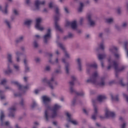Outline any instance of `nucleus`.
I'll list each match as a JSON object with an SVG mask.
<instances>
[{
    "mask_svg": "<svg viewBox=\"0 0 128 128\" xmlns=\"http://www.w3.org/2000/svg\"><path fill=\"white\" fill-rule=\"evenodd\" d=\"M42 100L43 104L46 108L44 112V116L46 120H48V119L50 118V112H52L51 118H56L58 116V110L62 108V106L60 104H56L52 108H50L48 106V102L51 100L50 98L48 96H42Z\"/></svg>",
    "mask_w": 128,
    "mask_h": 128,
    "instance_id": "obj_1",
    "label": "nucleus"
},
{
    "mask_svg": "<svg viewBox=\"0 0 128 128\" xmlns=\"http://www.w3.org/2000/svg\"><path fill=\"white\" fill-rule=\"evenodd\" d=\"M98 73L96 71L89 79L86 80V82H91L96 86H104V78H98Z\"/></svg>",
    "mask_w": 128,
    "mask_h": 128,
    "instance_id": "obj_2",
    "label": "nucleus"
},
{
    "mask_svg": "<svg viewBox=\"0 0 128 128\" xmlns=\"http://www.w3.org/2000/svg\"><path fill=\"white\" fill-rule=\"evenodd\" d=\"M108 70H110L112 68H114L116 72H123L126 70V66H122L120 68H118V63L112 60L111 58L108 60Z\"/></svg>",
    "mask_w": 128,
    "mask_h": 128,
    "instance_id": "obj_3",
    "label": "nucleus"
},
{
    "mask_svg": "<svg viewBox=\"0 0 128 128\" xmlns=\"http://www.w3.org/2000/svg\"><path fill=\"white\" fill-rule=\"evenodd\" d=\"M7 58L8 62L7 69L4 70L3 71V72L4 74H12V72H14V70H12L10 66V64H12V55L10 54H8Z\"/></svg>",
    "mask_w": 128,
    "mask_h": 128,
    "instance_id": "obj_4",
    "label": "nucleus"
},
{
    "mask_svg": "<svg viewBox=\"0 0 128 128\" xmlns=\"http://www.w3.org/2000/svg\"><path fill=\"white\" fill-rule=\"evenodd\" d=\"M42 82L46 84L47 86H48L51 90H54V87L52 86V82H54V76H52L50 80H48V78H44Z\"/></svg>",
    "mask_w": 128,
    "mask_h": 128,
    "instance_id": "obj_5",
    "label": "nucleus"
},
{
    "mask_svg": "<svg viewBox=\"0 0 128 128\" xmlns=\"http://www.w3.org/2000/svg\"><path fill=\"white\" fill-rule=\"evenodd\" d=\"M42 22V18H37L36 19V24L35 25L36 28V30H40L41 32H42V30H44V28L40 24V22Z\"/></svg>",
    "mask_w": 128,
    "mask_h": 128,
    "instance_id": "obj_6",
    "label": "nucleus"
},
{
    "mask_svg": "<svg viewBox=\"0 0 128 128\" xmlns=\"http://www.w3.org/2000/svg\"><path fill=\"white\" fill-rule=\"evenodd\" d=\"M66 114L68 118L67 122H70L71 124H74V126L78 124V122L72 118V115L70 114L68 112H66Z\"/></svg>",
    "mask_w": 128,
    "mask_h": 128,
    "instance_id": "obj_7",
    "label": "nucleus"
},
{
    "mask_svg": "<svg viewBox=\"0 0 128 128\" xmlns=\"http://www.w3.org/2000/svg\"><path fill=\"white\" fill-rule=\"evenodd\" d=\"M12 84H14L15 86H16L20 90H21V92H24V90H28V88H30L28 86H21L20 84L18 82V81H12Z\"/></svg>",
    "mask_w": 128,
    "mask_h": 128,
    "instance_id": "obj_8",
    "label": "nucleus"
},
{
    "mask_svg": "<svg viewBox=\"0 0 128 128\" xmlns=\"http://www.w3.org/2000/svg\"><path fill=\"white\" fill-rule=\"evenodd\" d=\"M65 26L67 28H68V26H71L72 30H76V28H78L76 20H74L71 22L70 21H66Z\"/></svg>",
    "mask_w": 128,
    "mask_h": 128,
    "instance_id": "obj_9",
    "label": "nucleus"
},
{
    "mask_svg": "<svg viewBox=\"0 0 128 128\" xmlns=\"http://www.w3.org/2000/svg\"><path fill=\"white\" fill-rule=\"evenodd\" d=\"M46 4V1L44 0H36L34 2L35 8H32V10H40V4Z\"/></svg>",
    "mask_w": 128,
    "mask_h": 128,
    "instance_id": "obj_10",
    "label": "nucleus"
},
{
    "mask_svg": "<svg viewBox=\"0 0 128 128\" xmlns=\"http://www.w3.org/2000/svg\"><path fill=\"white\" fill-rule=\"evenodd\" d=\"M57 44L58 46H59V48H60L62 50H64V54L66 58H70V54H68V52L66 50V48H64V46L62 44L58 42H57Z\"/></svg>",
    "mask_w": 128,
    "mask_h": 128,
    "instance_id": "obj_11",
    "label": "nucleus"
},
{
    "mask_svg": "<svg viewBox=\"0 0 128 128\" xmlns=\"http://www.w3.org/2000/svg\"><path fill=\"white\" fill-rule=\"evenodd\" d=\"M105 116L106 118H116V113L107 108L106 110Z\"/></svg>",
    "mask_w": 128,
    "mask_h": 128,
    "instance_id": "obj_12",
    "label": "nucleus"
},
{
    "mask_svg": "<svg viewBox=\"0 0 128 128\" xmlns=\"http://www.w3.org/2000/svg\"><path fill=\"white\" fill-rule=\"evenodd\" d=\"M50 32V29L48 28L47 30V33L44 36V42H48V40L52 38V33Z\"/></svg>",
    "mask_w": 128,
    "mask_h": 128,
    "instance_id": "obj_13",
    "label": "nucleus"
},
{
    "mask_svg": "<svg viewBox=\"0 0 128 128\" xmlns=\"http://www.w3.org/2000/svg\"><path fill=\"white\" fill-rule=\"evenodd\" d=\"M8 2H6L4 4V8H2V5H0V12H3L4 14H8Z\"/></svg>",
    "mask_w": 128,
    "mask_h": 128,
    "instance_id": "obj_14",
    "label": "nucleus"
},
{
    "mask_svg": "<svg viewBox=\"0 0 128 128\" xmlns=\"http://www.w3.org/2000/svg\"><path fill=\"white\" fill-rule=\"evenodd\" d=\"M92 102L94 106V114L92 115V118L94 120H96V116H98V108L94 106V102L92 101Z\"/></svg>",
    "mask_w": 128,
    "mask_h": 128,
    "instance_id": "obj_15",
    "label": "nucleus"
},
{
    "mask_svg": "<svg viewBox=\"0 0 128 128\" xmlns=\"http://www.w3.org/2000/svg\"><path fill=\"white\" fill-rule=\"evenodd\" d=\"M86 70L88 72H90V70L92 68H98V64H96V63H93L92 64L88 63L86 64Z\"/></svg>",
    "mask_w": 128,
    "mask_h": 128,
    "instance_id": "obj_16",
    "label": "nucleus"
},
{
    "mask_svg": "<svg viewBox=\"0 0 128 128\" xmlns=\"http://www.w3.org/2000/svg\"><path fill=\"white\" fill-rule=\"evenodd\" d=\"M87 19L88 20V22H89V24L91 26H94V24H96V22L92 20V15L91 14H88L87 16Z\"/></svg>",
    "mask_w": 128,
    "mask_h": 128,
    "instance_id": "obj_17",
    "label": "nucleus"
},
{
    "mask_svg": "<svg viewBox=\"0 0 128 128\" xmlns=\"http://www.w3.org/2000/svg\"><path fill=\"white\" fill-rule=\"evenodd\" d=\"M16 108L15 107H12L9 109V116H12V118H14V112H16Z\"/></svg>",
    "mask_w": 128,
    "mask_h": 128,
    "instance_id": "obj_18",
    "label": "nucleus"
},
{
    "mask_svg": "<svg viewBox=\"0 0 128 128\" xmlns=\"http://www.w3.org/2000/svg\"><path fill=\"white\" fill-rule=\"evenodd\" d=\"M118 50V48L116 46H111L109 49V52L110 54H114L116 52V50Z\"/></svg>",
    "mask_w": 128,
    "mask_h": 128,
    "instance_id": "obj_19",
    "label": "nucleus"
},
{
    "mask_svg": "<svg viewBox=\"0 0 128 128\" xmlns=\"http://www.w3.org/2000/svg\"><path fill=\"white\" fill-rule=\"evenodd\" d=\"M15 54L16 56V62H20V52L16 51L15 52Z\"/></svg>",
    "mask_w": 128,
    "mask_h": 128,
    "instance_id": "obj_20",
    "label": "nucleus"
},
{
    "mask_svg": "<svg viewBox=\"0 0 128 128\" xmlns=\"http://www.w3.org/2000/svg\"><path fill=\"white\" fill-rule=\"evenodd\" d=\"M55 12H56V16L54 17L55 20H60V13L58 12L59 10L58 7L55 8Z\"/></svg>",
    "mask_w": 128,
    "mask_h": 128,
    "instance_id": "obj_21",
    "label": "nucleus"
},
{
    "mask_svg": "<svg viewBox=\"0 0 128 128\" xmlns=\"http://www.w3.org/2000/svg\"><path fill=\"white\" fill-rule=\"evenodd\" d=\"M106 98V96L100 95L98 97V100L99 102H104Z\"/></svg>",
    "mask_w": 128,
    "mask_h": 128,
    "instance_id": "obj_22",
    "label": "nucleus"
},
{
    "mask_svg": "<svg viewBox=\"0 0 128 128\" xmlns=\"http://www.w3.org/2000/svg\"><path fill=\"white\" fill-rule=\"evenodd\" d=\"M78 64V70H82V59L78 58L76 60Z\"/></svg>",
    "mask_w": 128,
    "mask_h": 128,
    "instance_id": "obj_23",
    "label": "nucleus"
},
{
    "mask_svg": "<svg viewBox=\"0 0 128 128\" xmlns=\"http://www.w3.org/2000/svg\"><path fill=\"white\" fill-rule=\"evenodd\" d=\"M32 20H27L24 21V24L26 26H30L32 24Z\"/></svg>",
    "mask_w": 128,
    "mask_h": 128,
    "instance_id": "obj_24",
    "label": "nucleus"
},
{
    "mask_svg": "<svg viewBox=\"0 0 128 128\" xmlns=\"http://www.w3.org/2000/svg\"><path fill=\"white\" fill-rule=\"evenodd\" d=\"M24 40V36H21L16 38V42H22Z\"/></svg>",
    "mask_w": 128,
    "mask_h": 128,
    "instance_id": "obj_25",
    "label": "nucleus"
},
{
    "mask_svg": "<svg viewBox=\"0 0 128 128\" xmlns=\"http://www.w3.org/2000/svg\"><path fill=\"white\" fill-rule=\"evenodd\" d=\"M124 46L125 50L127 54V58H128V41H126L124 42Z\"/></svg>",
    "mask_w": 128,
    "mask_h": 128,
    "instance_id": "obj_26",
    "label": "nucleus"
},
{
    "mask_svg": "<svg viewBox=\"0 0 128 128\" xmlns=\"http://www.w3.org/2000/svg\"><path fill=\"white\" fill-rule=\"evenodd\" d=\"M4 23L6 24L7 26H8L9 28H12V24L8 20H4Z\"/></svg>",
    "mask_w": 128,
    "mask_h": 128,
    "instance_id": "obj_27",
    "label": "nucleus"
},
{
    "mask_svg": "<svg viewBox=\"0 0 128 128\" xmlns=\"http://www.w3.org/2000/svg\"><path fill=\"white\" fill-rule=\"evenodd\" d=\"M98 60H104V58H106V54H98Z\"/></svg>",
    "mask_w": 128,
    "mask_h": 128,
    "instance_id": "obj_28",
    "label": "nucleus"
},
{
    "mask_svg": "<svg viewBox=\"0 0 128 128\" xmlns=\"http://www.w3.org/2000/svg\"><path fill=\"white\" fill-rule=\"evenodd\" d=\"M55 28L56 30L62 32V29L60 28V25H58V24L56 22H55Z\"/></svg>",
    "mask_w": 128,
    "mask_h": 128,
    "instance_id": "obj_29",
    "label": "nucleus"
},
{
    "mask_svg": "<svg viewBox=\"0 0 128 128\" xmlns=\"http://www.w3.org/2000/svg\"><path fill=\"white\" fill-rule=\"evenodd\" d=\"M71 78H72V81H71V82H70V86H74V80H76V76H72L71 77Z\"/></svg>",
    "mask_w": 128,
    "mask_h": 128,
    "instance_id": "obj_30",
    "label": "nucleus"
},
{
    "mask_svg": "<svg viewBox=\"0 0 128 128\" xmlns=\"http://www.w3.org/2000/svg\"><path fill=\"white\" fill-rule=\"evenodd\" d=\"M84 8V4L82 2H80V6L78 8V12H82V8Z\"/></svg>",
    "mask_w": 128,
    "mask_h": 128,
    "instance_id": "obj_31",
    "label": "nucleus"
},
{
    "mask_svg": "<svg viewBox=\"0 0 128 128\" xmlns=\"http://www.w3.org/2000/svg\"><path fill=\"white\" fill-rule=\"evenodd\" d=\"M13 68L16 70L18 71L20 70V66L16 64H13Z\"/></svg>",
    "mask_w": 128,
    "mask_h": 128,
    "instance_id": "obj_32",
    "label": "nucleus"
},
{
    "mask_svg": "<svg viewBox=\"0 0 128 128\" xmlns=\"http://www.w3.org/2000/svg\"><path fill=\"white\" fill-rule=\"evenodd\" d=\"M0 120L2 122V121L4 120V112L2 111L0 112Z\"/></svg>",
    "mask_w": 128,
    "mask_h": 128,
    "instance_id": "obj_33",
    "label": "nucleus"
},
{
    "mask_svg": "<svg viewBox=\"0 0 128 128\" xmlns=\"http://www.w3.org/2000/svg\"><path fill=\"white\" fill-rule=\"evenodd\" d=\"M106 22H107L108 24H112V22H114V18H109L106 19Z\"/></svg>",
    "mask_w": 128,
    "mask_h": 128,
    "instance_id": "obj_34",
    "label": "nucleus"
},
{
    "mask_svg": "<svg viewBox=\"0 0 128 128\" xmlns=\"http://www.w3.org/2000/svg\"><path fill=\"white\" fill-rule=\"evenodd\" d=\"M65 68L66 74H68V72H70V64H66L65 66Z\"/></svg>",
    "mask_w": 128,
    "mask_h": 128,
    "instance_id": "obj_35",
    "label": "nucleus"
},
{
    "mask_svg": "<svg viewBox=\"0 0 128 128\" xmlns=\"http://www.w3.org/2000/svg\"><path fill=\"white\" fill-rule=\"evenodd\" d=\"M111 98L112 100H116V102L118 100V96H114V95L111 94Z\"/></svg>",
    "mask_w": 128,
    "mask_h": 128,
    "instance_id": "obj_36",
    "label": "nucleus"
},
{
    "mask_svg": "<svg viewBox=\"0 0 128 128\" xmlns=\"http://www.w3.org/2000/svg\"><path fill=\"white\" fill-rule=\"evenodd\" d=\"M36 106H38L36 102V101H33L32 104H31V108H36Z\"/></svg>",
    "mask_w": 128,
    "mask_h": 128,
    "instance_id": "obj_37",
    "label": "nucleus"
},
{
    "mask_svg": "<svg viewBox=\"0 0 128 128\" xmlns=\"http://www.w3.org/2000/svg\"><path fill=\"white\" fill-rule=\"evenodd\" d=\"M126 26H128V22H124L122 24V28H126Z\"/></svg>",
    "mask_w": 128,
    "mask_h": 128,
    "instance_id": "obj_38",
    "label": "nucleus"
},
{
    "mask_svg": "<svg viewBox=\"0 0 128 128\" xmlns=\"http://www.w3.org/2000/svg\"><path fill=\"white\" fill-rule=\"evenodd\" d=\"M100 48L101 50H104V42L100 44Z\"/></svg>",
    "mask_w": 128,
    "mask_h": 128,
    "instance_id": "obj_39",
    "label": "nucleus"
},
{
    "mask_svg": "<svg viewBox=\"0 0 128 128\" xmlns=\"http://www.w3.org/2000/svg\"><path fill=\"white\" fill-rule=\"evenodd\" d=\"M114 56L116 58H120V54L119 53H115Z\"/></svg>",
    "mask_w": 128,
    "mask_h": 128,
    "instance_id": "obj_40",
    "label": "nucleus"
},
{
    "mask_svg": "<svg viewBox=\"0 0 128 128\" xmlns=\"http://www.w3.org/2000/svg\"><path fill=\"white\" fill-rule=\"evenodd\" d=\"M49 8H54V4L52 2H50L49 4Z\"/></svg>",
    "mask_w": 128,
    "mask_h": 128,
    "instance_id": "obj_41",
    "label": "nucleus"
},
{
    "mask_svg": "<svg viewBox=\"0 0 128 128\" xmlns=\"http://www.w3.org/2000/svg\"><path fill=\"white\" fill-rule=\"evenodd\" d=\"M13 14H14L15 16H18V11L16 9H14L13 10Z\"/></svg>",
    "mask_w": 128,
    "mask_h": 128,
    "instance_id": "obj_42",
    "label": "nucleus"
},
{
    "mask_svg": "<svg viewBox=\"0 0 128 128\" xmlns=\"http://www.w3.org/2000/svg\"><path fill=\"white\" fill-rule=\"evenodd\" d=\"M118 14H120L122 12V8L118 7L116 9Z\"/></svg>",
    "mask_w": 128,
    "mask_h": 128,
    "instance_id": "obj_43",
    "label": "nucleus"
},
{
    "mask_svg": "<svg viewBox=\"0 0 128 128\" xmlns=\"http://www.w3.org/2000/svg\"><path fill=\"white\" fill-rule=\"evenodd\" d=\"M2 94H3L2 91L0 90V97L1 100H4V98H6L4 96H2Z\"/></svg>",
    "mask_w": 128,
    "mask_h": 128,
    "instance_id": "obj_44",
    "label": "nucleus"
},
{
    "mask_svg": "<svg viewBox=\"0 0 128 128\" xmlns=\"http://www.w3.org/2000/svg\"><path fill=\"white\" fill-rule=\"evenodd\" d=\"M6 84V79L2 80L0 82V84Z\"/></svg>",
    "mask_w": 128,
    "mask_h": 128,
    "instance_id": "obj_45",
    "label": "nucleus"
},
{
    "mask_svg": "<svg viewBox=\"0 0 128 128\" xmlns=\"http://www.w3.org/2000/svg\"><path fill=\"white\" fill-rule=\"evenodd\" d=\"M25 72H30V67H28V66H25Z\"/></svg>",
    "mask_w": 128,
    "mask_h": 128,
    "instance_id": "obj_46",
    "label": "nucleus"
},
{
    "mask_svg": "<svg viewBox=\"0 0 128 128\" xmlns=\"http://www.w3.org/2000/svg\"><path fill=\"white\" fill-rule=\"evenodd\" d=\"M28 60L26 58L24 59V64L25 66H28Z\"/></svg>",
    "mask_w": 128,
    "mask_h": 128,
    "instance_id": "obj_47",
    "label": "nucleus"
},
{
    "mask_svg": "<svg viewBox=\"0 0 128 128\" xmlns=\"http://www.w3.org/2000/svg\"><path fill=\"white\" fill-rule=\"evenodd\" d=\"M120 84L122 86H126V84H124V82L122 81V80H120Z\"/></svg>",
    "mask_w": 128,
    "mask_h": 128,
    "instance_id": "obj_48",
    "label": "nucleus"
},
{
    "mask_svg": "<svg viewBox=\"0 0 128 128\" xmlns=\"http://www.w3.org/2000/svg\"><path fill=\"white\" fill-rule=\"evenodd\" d=\"M55 72L56 74H62V70H60V69H57L55 71Z\"/></svg>",
    "mask_w": 128,
    "mask_h": 128,
    "instance_id": "obj_49",
    "label": "nucleus"
},
{
    "mask_svg": "<svg viewBox=\"0 0 128 128\" xmlns=\"http://www.w3.org/2000/svg\"><path fill=\"white\" fill-rule=\"evenodd\" d=\"M73 37H74V34H72V33H70L68 34V36L67 38H73Z\"/></svg>",
    "mask_w": 128,
    "mask_h": 128,
    "instance_id": "obj_50",
    "label": "nucleus"
},
{
    "mask_svg": "<svg viewBox=\"0 0 128 128\" xmlns=\"http://www.w3.org/2000/svg\"><path fill=\"white\" fill-rule=\"evenodd\" d=\"M83 112L86 114H88V110L86 108L83 109Z\"/></svg>",
    "mask_w": 128,
    "mask_h": 128,
    "instance_id": "obj_51",
    "label": "nucleus"
},
{
    "mask_svg": "<svg viewBox=\"0 0 128 128\" xmlns=\"http://www.w3.org/2000/svg\"><path fill=\"white\" fill-rule=\"evenodd\" d=\"M124 98H126L127 102H128V96L126 94H124Z\"/></svg>",
    "mask_w": 128,
    "mask_h": 128,
    "instance_id": "obj_52",
    "label": "nucleus"
},
{
    "mask_svg": "<svg viewBox=\"0 0 128 128\" xmlns=\"http://www.w3.org/2000/svg\"><path fill=\"white\" fill-rule=\"evenodd\" d=\"M84 92H80L77 93V95L80 96H84Z\"/></svg>",
    "mask_w": 128,
    "mask_h": 128,
    "instance_id": "obj_53",
    "label": "nucleus"
},
{
    "mask_svg": "<svg viewBox=\"0 0 128 128\" xmlns=\"http://www.w3.org/2000/svg\"><path fill=\"white\" fill-rule=\"evenodd\" d=\"M70 92H71L72 94V92H74V88H72V87L70 88Z\"/></svg>",
    "mask_w": 128,
    "mask_h": 128,
    "instance_id": "obj_54",
    "label": "nucleus"
},
{
    "mask_svg": "<svg viewBox=\"0 0 128 128\" xmlns=\"http://www.w3.org/2000/svg\"><path fill=\"white\" fill-rule=\"evenodd\" d=\"M34 94H38L40 92V90H38V89H36L34 90Z\"/></svg>",
    "mask_w": 128,
    "mask_h": 128,
    "instance_id": "obj_55",
    "label": "nucleus"
},
{
    "mask_svg": "<svg viewBox=\"0 0 128 128\" xmlns=\"http://www.w3.org/2000/svg\"><path fill=\"white\" fill-rule=\"evenodd\" d=\"M126 123H124L122 126H121V128H126Z\"/></svg>",
    "mask_w": 128,
    "mask_h": 128,
    "instance_id": "obj_56",
    "label": "nucleus"
},
{
    "mask_svg": "<svg viewBox=\"0 0 128 128\" xmlns=\"http://www.w3.org/2000/svg\"><path fill=\"white\" fill-rule=\"evenodd\" d=\"M46 70H50V66H46V68H45Z\"/></svg>",
    "mask_w": 128,
    "mask_h": 128,
    "instance_id": "obj_57",
    "label": "nucleus"
},
{
    "mask_svg": "<svg viewBox=\"0 0 128 128\" xmlns=\"http://www.w3.org/2000/svg\"><path fill=\"white\" fill-rule=\"evenodd\" d=\"M54 64H58V59L56 58L55 61L53 62Z\"/></svg>",
    "mask_w": 128,
    "mask_h": 128,
    "instance_id": "obj_58",
    "label": "nucleus"
},
{
    "mask_svg": "<svg viewBox=\"0 0 128 128\" xmlns=\"http://www.w3.org/2000/svg\"><path fill=\"white\" fill-rule=\"evenodd\" d=\"M34 44L35 48H38V44L36 42H34Z\"/></svg>",
    "mask_w": 128,
    "mask_h": 128,
    "instance_id": "obj_59",
    "label": "nucleus"
},
{
    "mask_svg": "<svg viewBox=\"0 0 128 128\" xmlns=\"http://www.w3.org/2000/svg\"><path fill=\"white\" fill-rule=\"evenodd\" d=\"M40 58H36L35 59V62H40Z\"/></svg>",
    "mask_w": 128,
    "mask_h": 128,
    "instance_id": "obj_60",
    "label": "nucleus"
},
{
    "mask_svg": "<svg viewBox=\"0 0 128 128\" xmlns=\"http://www.w3.org/2000/svg\"><path fill=\"white\" fill-rule=\"evenodd\" d=\"M64 10H65L66 12V14H68V8H65Z\"/></svg>",
    "mask_w": 128,
    "mask_h": 128,
    "instance_id": "obj_61",
    "label": "nucleus"
},
{
    "mask_svg": "<svg viewBox=\"0 0 128 128\" xmlns=\"http://www.w3.org/2000/svg\"><path fill=\"white\" fill-rule=\"evenodd\" d=\"M5 124H6V126H9V125H10V122H5Z\"/></svg>",
    "mask_w": 128,
    "mask_h": 128,
    "instance_id": "obj_62",
    "label": "nucleus"
},
{
    "mask_svg": "<svg viewBox=\"0 0 128 128\" xmlns=\"http://www.w3.org/2000/svg\"><path fill=\"white\" fill-rule=\"evenodd\" d=\"M72 104H76V100H75V99L73 100L72 101Z\"/></svg>",
    "mask_w": 128,
    "mask_h": 128,
    "instance_id": "obj_63",
    "label": "nucleus"
},
{
    "mask_svg": "<svg viewBox=\"0 0 128 128\" xmlns=\"http://www.w3.org/2000/svg\"><path fill=\"white\" fill-rule=\"evenodd\" d=\"M126 6L127 10L128 11V2L126 3Z\"/></svg>",
    "mask_w": 128,
    "mask_h": 128,
    "instance_id": "obj_64",
    "label": "nucleus"
}]
</instances>
